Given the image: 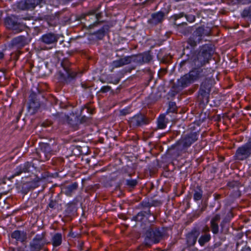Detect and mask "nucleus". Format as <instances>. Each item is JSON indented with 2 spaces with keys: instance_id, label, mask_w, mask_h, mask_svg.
Instances as JSON below:
<instances>
[{
  "instance_id": "7c9ffc66",
  "label": "nucleus",
  "mask_w": 251,
  "mask_h": 251,
  "mask_svg": "<svg viewBox=\"0 0 251 251\" xmlns=\"http://www.w3.org/2000/svg\"><path fill=\"white\" fill-rule=\"evenodd\" d=\"M193 82L188 73L181 77L178 80L177 83L179 86L185 88L190 85Z\"/></svg>"
},
{
  "instance_id": "ea45409f",
  "label": "nucleus",
  "mask_w": 251,
  "mask_h": 251,
  "mask_svg": "<svg viewBox=\"0 0 251 251\" xmlns=\"http://www.w3.org/2000/svg\"><path fill=\"white\" fill-rule=\"evenodd\" d=\"M168 122L166 121L165 116L161 114L157 120V126L159 129H164L166 127Z\"/></svg>"
},
{
  "instance_id": "bf43d9fd",
  "label": "nucleus",
  "mask_w": 251,
  "mask_h": 251,
  "mask_svg": "<svg viewBox=\"0 0 251 251\" xmlns=\"http://www.w3.org/2000/svg\"><path fill=\"white\" fill-rule=\"evenodd\" d=\"M22 51L18 50L16 51L14 53H13L14 55V58L15 60H18L19 58V56L22 53Z\"/></svg>"
},
{
  "instance_id": "864d4df0",
  "label": "nucleus",
  "mask_w": 251,
  "mask_h": 251,
  "mask_svg": "<svg viewBox=\"0 0 251 251\" xmlns=\"http://www.w3.org/2000/svg\"><path fill=\"white\" fill-rule=\"evenodd\" d=\"M85 191L91 195L94 192V187L93 185H89L86 187Z\"/></svg>"
},
{
  "instance_id": "bb28decb",
  "label": "nucleus",
  "mask_w": 251,
  "mask_h": 251,
  "mask_svg": "<svg viewBox=\"0 0 251 251\" xmlns=\"http://www.w3.org/2000/svg\"><path fill=\"white\" fill-rule=\"evenodd\" d=\"M67 121L69 125L74 130L78 129L79 125L81 124L79 117L74 114L68 117Z\"/></svg>"
},
{
  "instance_id": "0eeeda50",
  "label": "nucleus",
  "mask_w": 251,
  "mask_h": 251,
  "mask_svg": "<svg viewBox=\"0 0 251 251\" xmlns=\"http://www.w3.org/2000/svg\"><path fill=\"white\" fill-rule=\"evenodd\" d=\"M41 92L42 91L38 87L31 89L30 91V95L28 97V110L32 115L35 114L40 107V97L41 95Z\"/></svg>"
},
{
  "instance_id": "4be33fe9",
  "label": "nucleus",
  "mask_w": 251,
  "mask_h": 251,
  "mask_svg": "<svg viewBox=\"0 0 251 251\" xmlns=\"http://www.w3.org/2000/svg\"><path fill=\"white\" fill-rule=\"evenodd\" d=\"M233 217L232 212L231 211H228L220 225L221 227L220 232L221 234H227L229 232V227L226 225V224L229 223Z\"/></svg>"
},
{
  "instance_id": "a19ab883",
  "label": "nucleus",
  "mask_w": 251,
  "mask_h": 251,
  "mask_svg": "<svg viewBox=\"0 0 251 251\" xmlns=\"http://www.w3.org/2000/svg\"><path fill=\"white\" fill-rule=\"evenodd\" d=\"M62 243V234L59 233H55L52 238V244L53 247H58Z\"/></svg>"
},
{
  "instance_id": "680f3d73",
  "label": "nucleus",
  "mask_w": 251,
  "mask_h": 251,
  "mask_svg": "<svg viewBox=\"0 0 251 251\" xmlns=\"http://www.w3.org/2000/svg\"><path fill=\"white\" fill-rule=\"evenodd\" d=\"M215 200H218L221 198V195L217 193L214 194Z\"/></svg>"
},
{
  "instance_id": "a878e982",
  "label": "nucleus",
  "mask_w": 251,
  "mask_h": 251,
  "mask_svg": "<svg viewBox=\"0 0 251 251\" xmlns=\"http://www.w3.org/2000/svg\"><path fill=\"white\" fill-rule=\"evenodd\" d=\"M151 215L153 216V220L151 222H154L156 220V217L151 213V210H143L139 212L136 216L133 217L132 220L137 222H142L147 216Z\"/></svg>"
},
{
  "instance_id": "c9c22d12",
  "label": "nucleus",
  "mask_w": 251,
  "mask_h": 251,
  "mask_svg": "<svg viewBox=\"0 0 251 251\" xmlns=\"http://www.w3.org/2000/svg\"><path fill=\"white\" fill-rule=\"evenodd\" d=\"M94 15V9H92L87 13H83L81 15L77 16L76 18V21H81L82 19H85L86 21H90V20H91V22H90V23H94L93 22V19L92 18H90L89 17V16L90 15ZM88 23H84L83 24V25H84V24H87Z\"/></svg>"
},
{
  "instance_id": "58836bf2",
  "label": "nucleus",
  "mask_w": 251,
  "mask_h": 251,
  "mask_svg": "<svg viewBox=\"0 0 251 251\" xmlns=\"http://www.w3.org/2000/svg\"><path fill=\"white\" fill-rule=\"evenodd\" d=\"M228 4L234 5L236 4H247L251 3V0H224Z\"/></svg>"
},
{
  "instance_id": "2eb2a0df",
  "label": "nucleus",
  "mask_w": 251,
  "mask_h": 251,
  "mask_svg": "<svg viewBox=\"0 0 251 251\" xmlns=\"http://www.w3.org/2000/svg\"><path fill=\"white\" fill-rule=\"evenodd\" d=\"M130 127L136 128L149 123V119L142 114H138L128 121Z\"/></svg>"
},
{
  "instance_id": "5fc2aeb1",
  "label": "nucleus",
  "mask_w": 251,
  "mask_h": 251,
  "mask_svg": "<svg viewBox=\"0 0 251 251\" xmlns=\"http://www.w3.org/2000/svg\"><path fill=\"white\" fill-rule=\"evenodd\" d=\"M167 72V70L165 68H161L158 72V76L159 78L163 77Z\"/></svg>"
},
{
  "instance_id": "6e6552de",
  "label": "nucleus",
  "mask_w": 251,
  "mask_h": 251,
  "mask_svg": "<svg viewBox=\"0 0 251 251\" xmlns=\"http://www.w3.org/2000/svg\"><path fill=\"white\" fill-rule=\"evenodd\" d=\"M145 243L147 247H150L151 243L157 244L159 243L164 236V233L159 227H151L146 232Z\"/></svg>"
},
{
  "instance_id": "603ef678",
  "label": "nucleus",
  "mask_w": 251,
  "mask_h": 251,
  "mask_svg": "<svg viewBox=\"0 0 251 251\" xmlns=\"http://www.w3.org/2000/svg\"><path fill=\"white\" fill-rule=\"evenodd\" d=\"M126 184L130 187L134 188L137 184V181L136 179L126 180Z\"/></svg>"
},
{
  "instance_id": "4c0bfd02",
  "label": "nucleus",
  "mask_w": 251,
  "mask_h": 251,
  "mask_svg": "<svg viewBox=\"0 0 251 251\" xmlns=\"http://www.w3.org/2000/svg\"><path fill=\"white\" fill-rule=\"evenodd\" d=\"M109 27L108 25H103L100 29L95 32V36L99 40L102 39L105 36V33L108 31Z\"/></svg>"
},
{
  "instance_id": "6e6d98bb",
  "label": "nucleus",
  "mask_w": 251,
  "mask_h": 251,
  "mask_svg": "<svg viewBox=\"0 0 251 251\" xmlns=\"http://www.w3.org/2000/svg\"><path fill=\"white\" fill-rule=\"evenodd\" d=\"M52 124V122L48 120H47L42 123L41 126L43 127H47Z\"/></svg>"
},
{
  "instance_id": "473e14b6",
  "label": "nucleus",
  "mask_w": 251,
  "mask_h": 251,
  "mask_svg": "<svg viewBox=\"0 0 251 251\" xmlns=\"http://www.w3.org/2000/svg\"><path fill=\"white\" fill-rule=\"evenodd\" d=\"M209 95L210 92L200 88L198 98L201 103H208Z\"/></svg>"
},
{
  "instance_id": "09e8293b",
  "label": "nucleus",
  "mask_w": 251,
  "mask_h": 251,
  "mask_svg": "<svg viewBox=\"0 0 251 251\" xmlns=\"http://www.w3.org/2000/svg\"><path fill=\"white\" fill-rule=\"evenodd\" d=\"M152 206H153V204L150 202L149 201H144L139 203L138 207V208H142L144 209H147V210H150V208Z\"/></svg>"
},
{
  "instance_id": "c03bdc74",
  "label": "nucleus",
  "mask_w": 251,
  "mask_h": 251,
  "mask_svg": "<svg viewBox=\"0 0 251 251\" xmlns=\"http://www.w3.org/2000/svg\"><path fill=\"white\" fill-rule=\"evenodd\" d=\"M142 64L149 63L152 59V56L150 51H145L141 53Z\"/></svg>"
},
{
  "instance_id": "412c9836",
  "label": "nucleus",
  "mask_w": 251,
  "mask_h": 251,
  "mask_svg": "<svg viewBox=\"0 0 251 251\" xmlns=\"http://www.w3.org/2000/svg\"><path fill=\"white\" fill-rule=\"evenodd\" d=\"M193 68H194L189 73L191 79H192L193 81L206 76L205 75L206 69L201 68V67Z\"/></svg>"
},
{
  "instance_id": "9b49d317",
  "label": "nucleus",
  "mask_w": 251,
  "mask_h": 251,
  "mask_svg": "<svg viewBox=\"0 0 251 251\" xmlns=\"http://www.w3.org/2000/svg\"><path fill=\"white\" fill-rule=\"evenodd\" d=\"M94 111V105L93 102H89L87 103L84 108H83L80 112V116L81 118L80 120L81 124H89L92 121V115Z\"/></svg>"
},
{
  "instance_id": "9d476101",
  "label": "nucleus",
  "mask_w": 251,
  "mask_h": 251,
  "mask_svg": "<svg viewBox=\"0 0 251 251\" xmlns=\"http://www.w3.org/2000/svg\"><path fill=\"white\" fill-rule=\"evenodd\" d=\"M30 37L28 32H25L23 35L18 36L13 38L11 41V46L12 48L21 50L25 46L28 45L31 41Z\"/></svg>"
},
{
  "instance_id": "cd10ccee",
  "label": "nucleus",
  "mask_w": 251,
  "mask_h": 251,
  "mask_svg": "<svg viewBox=\"0 0 251 251\" xmlns=\"http://www.w3.org/2000/svg\"><path fill=\"white\" fill-rule=\"evenodd\" d=\"M11 237L16 241L22 243L26 242L27 240V234L24 231L15 230L11 233Z\"/></svg>"
},
{
  "instance_id": "f8f14e48",
  "label": "nucleus",
  "mask_w": 251,
  "mask_h": 251,
  "mask_svg": "<svg viewBox=\"0 0 251 251\" xmlns=\"http://www.w3.org/2000/svg\"><path fill=\"white\" fill-rule=\"evenodd\" d=\"M45 0H22L17 3V7L22 10H33L37 6L40 7L45 4Z\"/></svg>"
},
{
  "instance_id": "69168bd1",
  "label": "nucleus",
  "mask_w": 251,
  "mask_h": 251,
  "mask_svg": "<svg viewBox=\"0 0 251 251\" xmlns=\"http://www.w3.org/2000/svg\"><path fill=\"white\" fill-rule=\"evenodd\" d=\"M101 17L102 14L101 13H98L96 14V17L98 21H100Z\"/></svg>"
},
{
  "instance_id": "f257e3e1",
  "label": "nucleus",
  "mask_w": 251,
  "mask_h": 251,
  "mask_svg": "<svg viewBox=\"0 0 251 251\" xmlns=\"http://www.w3.org/2000/svg\"><path fill=\"white\" fill-rule=\"evenodd\" d=\"M212 47L211 44H205L200 47L199 50H194L187 55V58L182 61L179 64L181 68L187 67H202L209 63L212 56Z\"/></svg>"
},
{
  "instance_id": "20e7f679",
  "label": "nucleus",
  "mask_w": 251,
  "mask_h": 251,
  "mask_svg": "<svg viewBox=\"0 0 251 251\" xmlns=\"http://www.w3.org/2000/svg\"><path fill=\"white\" fill-rule=\"evenodd\" d=\"M199 134L196 132H191L182 137L177 142L172 145L170 148V150L176 151V153L178 156L186 152V150L190 147L192 144L198 139Z\"/></svg>"
},
{
  "instance_id": "aec40b11",
  "label": "nucleus",
  "mask_w": 251,
  "mask_h": 251,
  "mask_svg": "<svg viewBox=\"0 0 251 251\" xmlns=\"http://www.w3.org/2000/svg\"><path fill=\"white\" fill-rule=\"evenodd\" d=\"M79 201L75 198L66 205L65 213L67 216H72L75 215L77 210Z\"/></svg>"
},
{
  "instance_id": "49530a36",
  "label": "nucleus",
  "mask_w": 251,
  "mask_h": 251,
  "mask_svg": "<svg viewBox=\"0 0 251 251\" xmlns=\"http://www.w3.org/2000/svg\"><path fill=\"white\" fill-rule=\"evenodd\" d=\"M48 208H50L52 209H55L58 208V201L55 199H53L52 197H51L49 202L47 206Z\"/></svg>"
},
{
  "instance_id": "c85d7f7f",
  "label": "nucleus",
  "mask_w": 251,
  "mask_h": 251,
  "mask_svg": "<svg viewBox=\"0 0 251 251\" xmlns=\"http://www.w3.org/2000/svg\"><path fill=\"white\" fill-rule=\"evenodd\" d=\"M130 63V57L127 56L123 58H121L119 60L112 61V62L111 63V66L112 67V69H114L116 68L122 67L124 65H127Z\"/></svg>"
},
{
  "instance_id": "72a5a7b5",
  "label": "nucleus",
  "mask_w": 251,
  "mask_h": 251,
  "mask_svg": "<svg viewBox=\"0 0 251 251\" xmlns=\"http://www.w3.org/2000/svg\"><path fill=\"white\" fill-rule=\"evenodd\" d=\"M193 191V199L195 201H197L201 200L203 196V190L201 186L197 185L194 187Z\"/></svg>"
},
{
  "instance_id": "c756f323",
  "label": "nucleus",
  "mask_w": 251,
  "mask_h": 251,
  "mask_svg": "<svg viewBox=\"0 0 251 251\" xmlns=\"http://www.w3.org/2000/svg\"><path fill=\"white\" fill-rule=\"evenodd\" d=\"M83 27L88 30V32L85 33V36L89 41V43L93 44L94 41V32H91L90 30L94 27V23L84 24Z\"/></svg>"
},
{
  "instance_id": "8fccbe9b",
  "label": "nucleus",
  "mask_w": 251,
  "mask_h": 251,
  "mask_svg": "<svg viewBox=\"0 0 251 251\" xmlns=\"http://www.w3.org/2000/svg\"><path fill=\"white\" fill-rule=\"evenodd\" d=\"M168 112L171 113H176L177 112V107L176 105L175 102L170 101L169 103Z\"/></svg>"
},
{
  "instance_id": "4468645a",
  "label": "nucleus",
  "mask_w": 251,
  "mask_h": 251,
  "mask_svg": "<svg viewBox=\"0 0 251 251\" xmlns=\"http://www.w3.org/2000/svg\"><path fill=\"white\" fill-rule=\"evenodd\" d=\"M251 155V145L246 144L239 147L235 154L236 159L244 160L249 157Z\"/></svg>"
},
{
  "instance_id": "423d86ee",
  "label": "nucleus",
  "mask_w": 251,
  "mask_h": 251,
  "mask_svg": "<svg viewBox=\"0 0 251 251\" xmlns=\"http://www.w3.org/2000/svg\"><path fill=\"white\" fill-rule=\"evenodd\" d=\"M5 27L14 34L25 31L27 26L21 22L18 17L11 15L6 17L4 21Z\"/></svg>"
},
{
  "instance_id": "f03ea898",
  "label": "nucleus",
  "mask_w": 251,
  "mask_h": 251,
  "mask_svg": "<svg viewBox=\"0 0 251 251\" xmlns=\"http://www.w3.org/2000/svg\"><path fill=\"white\" fill-rule=\"evenodd\" d=\"M71 65V64L68 58H64L62 61L61 66L64 69V73L60 71L55 75L56 83L59 86L69 84L75 79L78 73L73 70L70 68Z\"/></svg>"
},
{
  "instance_id": "a18cd8bd",
  "label": "nucleus",
  "mask_w": 251,
  "mask_h": 251,
  "mask_svg": "<svg viewBox=\"0 0 251 251\" xmlns=\"http://www.w3.org/2000/svg\"><path fill=\"white\" fill-rule=\"evenodd\" d=\"M127 56L130 57V63L133 62L138 64L142 65L141 53Z\"/></svg>"
},
{
  "instance_id": "2f4dec72",
  "label": "nucleus",
  "mask_w": 251,
  "mask_h": 251,
  "mask_svg": "<svg viewBox=\"0 0 251 251\" xmlns=\"http://www.w3.org/2000/svg\"><path fill=\"white\" fill-rule=\"evenodd\" d=\"M78 184L74 182L63 187L62 191L68 196H71L72 194L77 189Z\"/></svg>"
},
{
  "instance_id": "13d9d810",
  "label": "nucleus",
  "mask_w": 251,
  "mask_h": 251,
  "mask_svg": "<svg viewBox=\"0 0 251 251\" xmlns=\"http://www.w3.org/2000/svg\"><path fill=\"white\" fill-rule=\"evenodd\" d=\"M50 102L52 105H58L60 100H59L56 97H52L51 98Z\"/></svg>"
},
{
  "instance_id": "a211bd4d",
  "label": "nucleus",
  "mask_w": 251,
  "mask_h": 251,
  "mask_svg": "<svg viewBox=\"0 0 251 251\" xmlns=\"http://www.w3.org/2000/svg\"><path fill=\"white\" fill-rule=\"evenodd\" d=\"M40 181L33 180L31 181L22 182L19 186V189L20 192L24 194H26L30 190H32L39 186Z\"/></svg>"
},
{
  "instance_id": "de8ad7c7",
  "label": "nucleus",
  "mask_w": 251,
  "mask_h": 251,
  "mask_svg": "<svg viewBox=\"0 0 251 251\" xmlns=\"http://www.w3.org/2000/svg\"><path fill=\"white\" fill-rule=\"evenodd\" d=\"M46 233L42 232L41 234H37L35 237L32 239V241L38 242L39 243H45V239Z\"/></svg>"
},
{
  "instance_id": "052dcab7",
  "label": "nucleus",
  "mask_w": 251,
  "mask_h": 251,
  "mask_svg": "<svg viewBox=\"0 0 251 251\" xmlns=\"http://www.w3.org/2000/svg\"><path fill=\"white\" fill-rule=\"evenodd\" d=\"M227 185L230 188H234L235 186H237V182L234 181L229 182Z\"/></svg>"
},
{
  "instance_id": "f3484780",
  "label": "nucleus",
  "mask_w": 251,
  "mask_h": 251,
  "mask_svg": "<svg viewBox=\"0 0 251 251\" xmlns=\"http://www.w3.org/2000/svg\"><path fill=\"white\" fill-rule=\"evenodd\" d=\"M200 234V231L198 226L193 227L191 230L186 235L187 245L188 247L194 246Z\"/></svg>"
},
{
  "instance_id": "338daca9",
  "label": "nucleus",
  "mask_w": 251,
  "mask_h": 251,
  "mask_svg": "<svg viewBox=\"0 0 251 251\" xmlns=\"http://www.w3.org/2000/svg\"><path fill=\"white\" fill-rule=\"evenodd\" d=\"M84 56L87 58L88 59V60H90V59H92V57L91 56H90L88 53L87 52H86V51L85 52V53H84Z\"/></svg>"
},
{
  "instance_id": "774afa93",
  "label": "nucleus",
  "mask_w": 251,
  "mask_h": 251,
  "mask_svg": "<svg viewBox=\"0 0 251 251\" xmlns=\"http://www.w3.org/2000/svg\"><path fill=\"white\" fill-rule=\"evenodd\" d=\"M82 87L83 88H85V89H86V88H88L91 87H92V86L89 85L88 84L85 83V84H82Z\"/></svg>"
},
{
  "instance_id": "4d7b16f0",
  "label": "nucleus",
  "mask_w": 251,
  "mask_h": 251,
  "mask_svg": "<svg viewBox=\"0 0 251 251\" xmlns=\"http://www.w3.org/2000/svg\"><path fill=\"white\" fill-rule=\"evenodd\" d=\"M110 89H111V87L110 86H103L100 89V91L99 92L106 93V92H108Z\"/></svg>"
},
{
  "instance_id": "0e129e2a",
  "label": "nucleus",
  "mask_w": 251,
  "mask_h": 251,
  "mask_svg": "<svg viewBox=\"0 0 251 251\" xmlns=\"http://www.w3.org/2000/svg\"><path fill=\"white\" fill-rule=\"evenodd\" d=\"M59 107L61 108H65L66 107V105L65 103H63L62 101H60L58 104Z\"/></svg>"
},
{
  "instance_id": "3c124183",
  "label": "nucleus",
  "mask_w": 251,
  "mask_h": 251,
  "mask_svg": "<svg viewBox=\"0 0 251 251\" xmlns=\"http://www.w3.org/2000/svg\"><path fill=\"white\" fill-rule=\"evenodd\" d=\"M185 16L184 17L186 18V20L189 23H193L196 21L195 15L192 14H186L184 13Z\"/></svg>"
},
{
  "instance_id": "dca6fc26",
  "label": "nucleus",
  "mask_w": 251,
  "mask_h": 251,
  "mask_svg": "<svg viewBox=\"0 0 251 251\" xmlns=\"http://www.w3.org/2000/svg\"><path fill=\"white\" fill-rule=\"evenodd\" d=\"M65 11V10H63L56 12L54 16H46L45 19L48 22L50 25H52L50 22L55 18H57L58 20H60L62 25H66L67 23L69 24L70 23L71 18L69 16L64 14Z\"/></svg>"
},
{
  "instance_id": "f704fd0d",
  "label": "nucleus",
  "mask_w": 251,
  "mask_h": 251,
  "mask_svg": "<svg viewBox=\"0 0 251 251\" xmlns=\"http://www.w3.org/2000/svg\"><path fill=\"white\" fill-rule=\"evenodd\" d=\"M205 29L202 26L198 27L194 32L192 35L195 36L200 42L202 40V36L204 35H208V34L205 32Z\"/></svg>"
},
{
  "instance_id": "e433bc0d",
  "label": "nucleus",
  "mask_w": 251,
  "mask_h": 251,
  "mask_svg": "<svg viewBox=\"0 0 251 251\" xmlns=\"http://www.w3.org/2000/svg\"><path fill=\"white\" fill-rule=\"evenodd\" d=\"M45 245V243H39L32 241L29 245V251H40L43 248Z\"/></svg>"
},
{
  "instance_id": "5701e85b",
  "label": "nucleus",
  "mask_w": 251,
  "mask_h": 251,
  "mask_svg": "<svg viewBox=\"0 0 251 251\" xmlns=\"http://www.w3.org/2000/svg\"><path fill=\"white\" fill-rule=\"evenodd\" d=\"M31 167H33V165L31 162H26L23 165H21L16 168L15 173L9 178V179L11 180L15 176H19L23 173L29 172Z\"/></svg>"
},
{
  "instance_id": "37998d69",
  "label": "nucleus",
  "mask_w": 251,
  "mask_h": 251,
  "mask_svg": "<svg viewBox=\"0 0 251 251\" xmlns=\"http://www.w3.org/2000/svg\"><path fill=\"white\" fill-rule=\"evenodd\" d=\"M241 15L243 18L251 22V6L244 8Z\"/></svg>"
},
{
  "instance_id": "e2e57ef3",
  "label": "nucleus",
  "mask_w": 251,
  "mask_h": 251,
  "mask_svg": "<svg viewBox=\"0 0 251 251\" xmlns=\"http://www.w3.org/2000/svg\"><path fill=\"white\" fill-rule=\"evenodd\" d=\"M241 251H251V248L249 246H245L243 247Z\"/></svg>"
},
{
  "instance_id": "b1692460",
  "label": "nucleus",
  "mask_w": 251,
  "mask_h": 251,
  "mask_svg": "<svg viewBox=\"0 0 251 251\" xmlns=\"http://www.w3.org/2000/svg\"><path fill=\"white\" fill-rule=\"evenodd\" d=\"M58 39V35L54 33L49 32L42 35L41 41L48 45L55 43Z\"/></svg>"
},
{
  "instance_id": "39448f33",
  "label": "nucleus",
  "mask_w": 251,
  "mask_h": 251,
  "mask_svg": "<svg viewBox=\"0 0 251 251\" xmlns=\"http://www.w3.org/2000/svg\"><path fill=\"white\" fill-rule=\"evenodd\" d=\"M57 143L54 140L50 139L49 142H40L36 153L41 161H46L55 154L58 150L56 148Z\"/></svg>"
},
{
  "instance_id": "ddd939ff",
  "label": "nucleus",
  "mask_w": 251,
  "mask_h": 251,
  "mask_svg": "<svg viewBox=\"0 0 251 251\" xmlns=\"http://www.w3.org/2000/svg\"><path fill=\"white\" fill-rule=\"evenodd\" d=\"M73 142L76 143L72 145L70 148L72 151V155L76 156L82 154H86L88 151V147L82 141H78L76 143V140H73Z\"/></svg>"
},
{
  "instance_id": "1a4fd4ad",
  "label": "nucleus",
  "mask_w": 251,
  "mask_h": 251,
  "mask_svg": "<svg viewBox=\"0 0 251 251\" xmlns=\"http://www.w3.org/2000/svg\"><path fill=\"white\" fill-rule=\"evenodd\" d=\"M171 10L170 5L167 8H164L161 10L153 13L151 14L150 18L148 21V23L152 26H156L163 23L165 16H167Z\"/></svg>"
},
{
  "instance_id": "393cba45",
  "label": "nucleus",
  "mask_w": 251,
  "mask_h": 251,
  "mask_svg": "<svg viewBox=\"0 0 251 251\" xmlns=\"http://www.w3.org/2000/svg\"><path fill=\"white\" fill-rule=\"evenodd\" d=\"M215 83V79L213 77H206L201 83L200 88L210 93L211 89Z\"/></svg>"
},
{
  "instance_id": "7ed1b4c3",
  "label": "nucleus",
  "mask_w": 251,
  "mask_h": 251,
  "mask_svg": "<svg viewBox=\"0 0 251 251\" xmlns=\"http://www.w3.org/2000/svg\"><path fill=\"white\" fill-rule=\"evenodd\" d=\"M221 219V215L220 214H216L210 220V227L206 225L202 227L201 230V235L198 239V243L201 246H204L211 239V236L210 233V229L214 235H217L219 233V223Z\"/></svg>"
},
{
  "instance_id": "6ab92c4d",
  "label": "nucleus",
  "mask_w": 251,
  "mask_h": 251,
  "mask_svg": "<svg viewBox=\"0 0 251 251\" xmlns=\"http://www.w3.org/2000/svg\"><path fill=\"white\" fill-rule=\"evenodd\" d=\"M184 16H185L184 12L176 13L170 17L169 21L177 27L186 26L187 25V23L185 22H182L181 20V19L184 18Z\"/></svg>"
},
{
  "instance_id": "79ce46f5",
  "label": "nucleus",
  "mask_w": 251,
  "mask_h": 251,
  "mask_svg": "<svg viewBox=\"0 0 251 251\" xmlns=\"http://www.w3.org/2000/svg\"><path fill=\"white\" fill-rule=\"evenodd\" d=\"M200 42L197 38L192 34L186 41V43L189 45L192 49H194Z\"/></svg>"
}]
</instances>
